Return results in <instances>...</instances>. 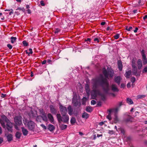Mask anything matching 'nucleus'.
I'll return each mask as SVG.
<instances>
[{"label": "nucleus", "instance_id": "57", "mask_svg": "<svg viewBox=\"0 0 147 147\" xmlns=\"http://www.w3.org/2000/svg\"><path fill=\"white\" fill-rule=\"evenodd\" d=\"M144 65H146L147 63V59L142 60Z\"/></svg>", "mask_w": 147, "mask_h": 147}, {"label": "nucleus", "instance_id": "32", "mask_svg": "<svg viewBox=\"0 0 147 147\" xmlns=\"http://www.w3.org/2000/svg\"><path fill=\"white\" fill-rule=\"evenodd\" d=\"M86 110L88 112L91 113L92 111V107L87 106V107Z\"/></svg>", "mask_w": 147, "mask_h": 147}, {"label": "nucleus", "instance_id": "59", "mask_svg": "<svg viewBox=\"0 0 147 147\" xmlns=\"http://www.w3.org/2000/svg\"><path fill=\"white\" fill-rule=\"evenodd\" d=\"M7 95L6 94H3V93H2L1 94V97L2 98H4L5 97V96H6Z\"/></svg>", "mask_w": 147, "mask_h": 147}, {"label": "nucleus", "instance_id": "1", "mask_svg": "<svg viewBox=\"0 0 147 147\" xmlns=\"http://www.w3.org/2000/svg\"><path fill=\"white\" fill-rule=\"evenodd\" d=\"M93 81V87L95 88H97L98 86L102 87L106 84H108V82L102 75H100L99 77L94 79Z\"/></svg>", "mask_w": 147, "mask_h": 147}, {"label": "nucleus", "instance_id": "51", "mask_svg": "<svg viewBox=\"0 0 147 147\" xmlns=\"http://www.w3.org/2000/svg\"><path fill=\"white\" fill-rule=\"evenodd\" d=\"M32 116L33 117H36L37 115L36 113L34 112L32 113Z\"/></svg>", "mask_w": 147, "mask_h": 147}, {"label": "nucleus", "instance_id": "23", "mask_svg": "<svg viewBox=\"0 0 147 147\" xmlns=\"http://www.w3.org/2000/svg\"><path fill=\"white\" fill-rule=\"evenodd\" d=\"M85 89L86 92L88 94H89L90 90L89 85L88 84H86L85 86Z\"/></svg>", "mask_w": 147, "mask_h": 147}, {"label": "nucleus", "instance_id": "40", "mask_svg": "<svg viewBox=\"0 0 147 147\" xmlns=\"http://www.w3.org/2000/svg\"><path fill=\"white\" fill-rule=\"evenodd\" d=\"M5 11H10L9 12V15H11L12 14H13V10L12 9H5Z\"/></svg>", "mask_w": 147, "mask_h": 147}, {"label": "nucleus", "instance_id": "7", "mask_svg": "<svg viewBox=\"0 0 147 147\" xmlns=\"http://www.w3.org/2000/svg\"><path fill=\"white\" fill-rule=\"evenodd\" d=\"M22 117L20 116H16L14 119L15 123L18 125H20L22 124Z\"/></svg>", "mask_w": 147, "mask_h": 147}, {"label": "nucleus", "instance_id": "11", "mask_svg": "<svg viewBox=\"0 0 147 147\" xmlns=\"http://www.w3.org/2000/svg\"><path fill=\"white\" fill-rule=\"evenodd\" d=\"M138 69L137 67L133 68L132 69L133 74L136 76H140V73H138Z\"/></svg>", "mask_w": 147, "mask_h": 147}, {"label": "nucleus", "instance_id": "15", "mask_svg": "<svg viewBox=\"0 0 147 147\" xmlns=\"http://www.w3.org/2000/svg\"><path fill=\"white\" fill-rule=\"evenodd\" d=\"M118 67L119 71H121L122 69L123 65L121 61H118L117 62Z\"/></svg>", "mask_w": 147, "mask_h": 147}, {"label": "nucleus", "instance_id": "53", "mask_svg": "<svg viewBox=\"0 0 147 147\" xmlns=\"http://www.w3.org/2000/svg\"><path fill=\"white\" fill-rule=\"evenodd\" d=\"M66 20L65 19H63V20L62 21V22L63 23H64V25H67V23L66 22Z\"/></svg>", "mask_w": 147, "mask_h": 147}, {"label": "nucleus", "instance_id": "62", "mask_svg": "<svg viewBox=\"0 0 147 147\" xmlns=\"http://www.w3.org/2000/svg\"><path fill=\"white\" fill-rule=\"evenodd\" d=\"M114 111H115V113L117 114L118 111V108L117 107L115 109Z\"/></svg>", "mask_w": 147, "mask_h": 147}, {"label": "nucleus", "instance_id": "50", "mask_svg": "<svg viewBox=\"0 0 147 147\" xmlns=\"http://www.w3.org/2000/svg\"><path fill=\"white\" fill-rule=\"evenodd\" d=\"M91 103L92 105H94L96 104V102L94 100H92L91 101Z\"/></svg>", "mask_w": 147, "mask_h": 147}, {"label": "nucleus", "instance_id": "16", "mask_svg": "<svg viewBox=\"0 0 147 147\" xmlns=\"http://www.w3.org/2000/svg\"><path fill=\"white\" fill-rule=\"evenodd\" d=\"M140 51L141 52V55L142 57V60H146L147 59L146 57V55L145 53V51L144 49H142V50H141L140 49Z\"/></svg>", "mask_w": 147, "mask_h": 147}, {"label": "nucleus", "instance_id": "25", "mask_svg": "<svg viewBox=\"0 0 147 147\" xmlns=\"http://www.w3.org/2000/svg\"><path fill=\"white\" fill-rule=\"evenodd\" d=\"M67 125H66L63 124H59V127L61 130H63L66 129L67 127Z\"/></svg>", "mask_w": 147, "mask_h": 147}, {"label": "nucleus", "instance_id": "33", "mask_svg": "<svg viewBox=\"0 0 147 147\" xmlns=\"http://www.w3.org/2000/svg\"><path fill=\"white\" fill-rule=\"evenodd\" d=\"M99 95L101 96V99L103 101H105L106 100V97L104 94L102 93L99 94Z\"/></svg>", "mask_w": 147, "mask_h": 147}, {"label": "nucleus", "instance_id": "18", "mask_svg": "<svg viewBox=\"0 0 147 147\" xmlns=\"http://www.w3.org/2000/svg\"><path fill=\"white\" fill-rule=\"evenodd\" d=\"M67 109L69 114L70 115H72L73 114V109L70 105L68 106Z\"/></svg>", "mask_w": 147, "mask_h": 147}, {"label": "nucleus", "instance_id": "3", "mask_svg": "<svg viewBox=\"0 0 147 147\" xmlns=\"http://www.w3.org/2000/svg\"><path fill=\"white\" fill-rule=\"evenodd\" d=\"M57 118L59 123L61 122L63 123L68 124L69 120V116L67 115H65L64 116H61L59 113H58L56 115Z\"/></svg>", "mask_w": 147, "mask_h": 147}, {"label": "nucleus", "instance_id": "43", "mask_svg": "<svg viewBox=\"0 0 147 147\" xmlns=\"http://www.w3.org/2000/svg\"><path fill=\"white\" fill-rule=\"evenodd\" d=\"M128 28V26H126L125 28V30L128 31H130L133 28L132 27H131V26L129 27V28Z\"/></svg>", "mask_w": 147, "mask_h": 147}, {"label": "nucleus", "instance_id": "5", "mask_svg": "<svg viewBox=\"0 0 147 147\" xmlns=\"http://www.w3.org/2000/svg\"><path fill=\"white\" fill-rule=\"evenodd\" d=\"M103 73L106 78H108L109 76L112 78L114 74L113 70H111L108 68H107V70L105 69L103 70Z\"/></svg>", "mask_w": 147, "mask_h": 147}, {"label": "nucleus", "instance_id": "4", "mask_svg": "<svg viewBox=\"0 0 147 147\" xmlns=\"http://www.w3.org/2000/svg\"><path fill=\"white\" fill-rule=\"evenodd\" d=\"M23 122L24 125L27 126L30 131H34L35 124L34 122L31 120H26L25 121H24Z\"/></svg>", "mask_w": 147, "mask_h": 147}, {"label": "nucleus", "instance_id": "24", "mask_svg": "<svg viewBox=\"0 0 147 147\" xmlns=\"http://www.w3.org/2000/svg\"><path fill=\"white\" fill-rule=\"evenodd\" d=\"M6 137L8 142H10L13 140L12 135L11 134H8Z\"/></svg>", "mask_w": 147, "mask_h": 147}, {"label": "nucleus", "instance_id": "63", "mask_svg": "<svg viewBox=\"0 0 147 147\" xmlns=\"http://www.w3.org/2000/svg\"><path fill=\"white\" fill-rule=\"evenodd\" d=\"M41 126H42V127L45 129H47L46 126L43 124H42L41 125Z\"/></svg>", "mask_w": 147, "mask_h": 147}, {"label": "nucleus", "instance_id": "26", "mask_svg": "<svg viewBox=\"0 0 147 147\" xmlns=\"http://www.w3.org/2000/svg\"><path fill=\"white\" fill-rule=\"evenodd\" d=\"M112 90L113 92H118L119 90L117 87L114 84H112L111 86Z\"/></svg>", "mask_w": 147, "mask_h": 147}, {"label": "nucleus", "instance_id": "35", "mask_svg": "<svg viewBox=\"0 0 147 147\" xmlns=\"http://www.w3.org/2000/svg\"><path fill=\"white\" fill-rule=\"evenodd\" d=\"M41 115L37 116L36 118V121L37 122H41Z\"/></svg>", "mask_w": 147, "mask_h": 147}, {"label": "nucleus", "instance_id": "46", "mask_svg": "<svg viewBox=\"0 0 147 147\" xmlns=\"http://www.w3.org/2000/svg\"><path fill=\"white\" fill-rule=\"evenodd\" d=\"M60 31V30L59 28L56 29L54 31V33L56 34H58V32Z\"/></svg>", "mask_w": 147, "mask_h": 147}, {"label": "nucleus", "instance_id": "28", "mask_svg": "<svg viewBox=\"0 0 147 147\" xmlns=\"http://www.w3.org/2000/svg\"><path fill=\"white\" fill-rule=\"evenodd\" d=\"M22 134L19 131H17L15 134V137L17 139H20L21 136Z\"/></svg>", "mask_w": 147, "mask_h": 147}, {"label": "nucleus", "instance_id": "14", "mask_svg": "<svg viewBox=\"0 0 147 147\" xmlns=\"http://www.w3.org/2000/svg\"><path fill=\"white\" fill-rule=\"evenodd\" d=\"M138 68L139 69H142V62L140 59H139L137 62Z\"/></svg>", "mask_w": 147, "mask_h": 147}, {"label": "nucleus", "instance_id": "19", "mask_svg": "<svg viewBox=\"0 0 147 147\" xmlns=\"http://www.w3.org/2000/svg\"><path fill=\"white\" fill-rule=\"evenodd\" d=\"M23 135L24 136H27L28 133V131L24 127H21Z\"/></svg>", "mask_w": 147, "mask_h": 147}, {"label": "nucleus", "instance_id": "45", "mask_svg": "<svg viewBox=\"0 0 147 147\" xmlns=\"http://www.w3.org/2000/svg\"><path fill=\"white\" fill-rule=\"evenodd\" d=\"M131 82L132 83H134L136 81V79L135 77H132L131 78Z\"/></svg>", "mask_w": 147, "mask_h": 147}, {"label": "nucleus", "instance_id": "55", "mask_svg": "<svg viewBox=\"0 0 147 147\" xmlns=\"http://www.w3.org/2000/svg\"><path fill=\"white\" fill-rule=\"evenodd\" d=\"M47 63H48L50 64H52V61L51 59H47Z\"/></svg>", "mask_w": 147, "mask_h": 147}, {"label": "nucleus", "instance_id": "13", "mask_svg": "<svg viewBox=\"0 0 147 147\" xmlns=\"http://www.w3.org/2000/svg\"><path fill=\"white\" fill-rule=\"evenodd\" d=\"M114 80L115 82L118 85H119L120 84L121 80V78L120 76H118L115 77Z\"/></svg>", "mask_w": 147, "mask_h": 147}, {"label": "nucleus", "instance_id": "38", "mask_svg": "<svg viewBox=\"0 0 147 147\" xmlns=\"http://www.w3.org/2000/svg\"><path fill=\"white\" fill-rule=\"evenodd\" d=\"M87 100L86 97H84V98L82 99V104L83 105H84L86 104V101Z\"/></svg>", "mask_w": 147, "mask_h": 147}, {"label": "nucleus", "instance_id": "61", "mask_svg": "<svg viewBox=\"0 0 147 147\" xmlns=\"http://www.w3.org/2000/svg\"><path fill=\"white\" fill-rule=\"evenodd\" d=\"M40 3L41 5L44 6L45 5V4L44 3V1H41L40 2Z\"/></svg>", "mask_w": 147, "mask_h": 147}, {"label": "nucleus", "instance_id": "2", "mask_svg": "<svg viewBox=\"0 0 147 147\" xmlns=\"http://www.w3.org/2000/svg\"><path fill=\"white\" fill-rule=\"evenodd\" d=\"M2 119L6 123L5 124L4 122L1 123L2 126L4 128H6L7 131L11 133L13 132V123L5 115H3L1 116Z\"/></svg>", "mask_w": 147, "mask_h": 147}, {"label": "nucleus", "instance_id": "17", "mask_svg": "<svg viewBox=\"0 0 147 147\" xmlns=\"http://www.w3.org/2000/svg\"><path fill=\"white\" fill-rule=\"evenodd\" d=\"M48 129L51 132L53 131L55 128V127L51 124H49L48 126Z\"/></svg>", "mask_w": 147, "mask_h": 147}, {"label": "nucleus", "instance_id": "64", "mask_svg": "<svg viewBox=\"0 0 147 147\" xmlns=\"http://www.w3.org/2000/svg\"><path fill=\"white\" fill-rule=\"evenodd\" d=\"M125 84L123 83H122L121 84V88H124L125 87Z\"/></svg>", "mask_w": 147, "mask_h": 147}, {"label": "nucleus", "instance_id": "29", "mask_svg": "<svg viewBox=\"0 0 147 147\" xmlns=\"http://www.w3.org/2000/svg\"><path fill=\"white\" fill-rule=\"evenodd\" d=\"M127 102L128 103L129 105L133 104L134 103L133 102L132 100L129 98H127L126 100Z\"/></svg>", "mask_w": 147, "mask_h": 147}, {"label": "nucleus", "instance_id": "37", "mask_svg": "<svg viewBox=\"0 0 147 147\" xmlns=\"http://www.w3.org/2000/svg\"><path fill=\"white\" fill-rule=\"evenodd\" d=\"M124 121L126 123H128L129 122H131L132 121V119L130 117H129L125 119Z\"/></svg>", "mask_w": 147, "mask_h": 147}, {"label": "nucleus", "instance_id": "48", "mask_svg": "<svg viewBox=\"0 0 147 147\" xmlns=\"http://www.w3.org/2000/svg\"><path fill=\"white\" fill-rule=\"evenodd\" d=\"M94 40L96 42L98 43L99 42V40L98 37L94 38Z\"/></svg>", "mask_w": 147, "mask_h": 147}, {"label": "nucleus", "instance_id": "12", "mask_svg": "<svg viewBox=\"0 0 147 147\" xmlns=\"http://www.w3.org/2000/svg\"><path fill=\"white\" fill-rule=\"evenodd\" d=\"M47 117L51 123L54 124L55 122L54 118L52 114L51 113H48L47 115Z\"/></svg>", "mask_w": 147, "mask_h": 147}, {"label": "nucleus", "instance_id": "20", "mask_svg": "<svg viewBox=\"0 0 147 147\" xmlns=\"http://www.w3.org/2000/svg\"><path fill=\"white\" fill-rule=\"evenodd\" d=\"M132 73L131 70H129L128 71H126V72L124 74L125 76L127 78H129V76Z\"/></svg>", "mask_w": 147, "mask_h": 147}, {"label": "nucleus", "instance_id": "47", "mask_svg": "<svg viewBox=\"0 0 147 147\" xmlns=\"http://www.w3.org/2000/svg\"><path fill=\"white\" fill-rule=\"evenodd\" d=\"M119 34H117L114 36V38L115 39H117L119 38Z\"/></svg>", "mask_w": 147, "mask_h": 147}, {"label": "nucleus", "instance_id": "60", "mask_svg": "<svg viewBox=\"0 0 147 147\" xmlns=\"http://www.w3.org/2000/svg\"><path fill=\"white\" fill-rule=\"evenodd\" d=\"M3 138L1 137H0V144H1L3 142Z\"/></svg>", "mask_w": 147, "mask_h": 147}, {"label": "nucleus", "instance_id": "8", "mask_svg": "<svg viewBox=\"0 0 147 147\" xmlns=\"http://www.w3.org/2000/svg\"><path fill=\"white\" fill-rule=\"evenodd\" d=\"M59 109L62 116H64L65 115H67V109L65 107L61 105L59 106Z\"/></svg>", "mask_w": 147, "mask_h": 147}, {"label": "nucleus", "instance_id": "30", "mask_svg": "<svg viewBox=\"0 0 147 147\" xmlns=\"http://www.w3.org/2000/svg\"><path fill=\"white\" fill-rule=\"evenodd\" d=\"M114 119V122L115 123H116L119 121L117 114V113H115Z\"/></svg>", "mask_w": 147, "mask_h": 147}, {"label": "nucleus", "instance_id": "54", "mask_svg": "<svg viewBox=\"0 0 147 147\" xmlns=\"http://www.w3.org/2000/svg\"><path fill=\"white\" fill-rule=\"evenodd\" d=\"M107 118L109 119V120H111V115L109 114V115L107 116Z\"/></svg>", "mask_w": 147, "mask_h": 147}, {"label": "nucleus", "instance_id": "27", "mask_svg": "<svg viewBox=\"0 0 147 147\" xmlns=\"http://www.w3.org/2000/svg\"><path fill=\"white\" fill-rule=\"evenodd\" d=\"M89 116V115L88 114L85 112H84L82 114V117L83 118L87 119L88 118Z\"/></svg>", "mask_w": 147, "mask_h": 147}, {"label": "nucleus", "instance_id": "52", "mask_svg": "<svg viewBox=\"0 0 147 147\" xmlns=\"http://www.w3.org/2000/svg\"><path fill=\"white\" fill-rule=\"evenodd\" d=\"M7 47L9 49H11L12 48V46L10 44H8L7 45Z\"/></svg>", "mask_w": 147, "mask_h": 147}, {"label": "nucleus", "instance_id": "10", "mask_svg": "<svg viewBox=\"0 0 147 147\" xmlns=\"http://www.w3.org/2000/svg\"><path fill=\"white\" fill-rule=\"evenodd\" d=\"M49 107L51 112L53 114L55 115L57 113V110L55 107L53 105H50Z\"/></svg>", "mask_w": 147, "mask_h": 147}, {"label": "nucleus", "instance_id": "22", "mask_svg": "<svg viewBox=\"0 0 147 147\" xmlns=\"http://www.w3.org/2000/svg\"><path fill=\"white\" fill-rule=\"evenodd\" d=\"M97 91L96 90H92L91 93V96L94 97H96L97 95Z\"/></svg>", "mask_w": 147, "mask_h": 147}, {"label": "nucleus", "instance_id": "31", "mask_svg": "<svg viewBox=\"0 0 147 147\" xmlns=\"http://www.w3.org/2000/svg\"><path fill=\"white\" fill-rule=\"evenodd\" d=\"M11 42L12 43H13L14 42L16 41L17 38L15 37L12 36L11 37Z\"/></svg>", "mask_w": 147, "mask_h": 147}, {"label": "nucleus", "instance_id": "49", "mask_svg": "<svg viewBox=\"0 0 147 147\" xmlns=\"http://www.w3.org/2000/svg\"><path fill=\"white\" fill-rule=\"evenodd\" d=\"M142 72L143 73L147 72V66L145 67L143 70Z\"/></svg>", "mask_w": 147, "mask_h": 147}, {"label": "nucleus", "instance_id": "39", "mask_svg": "<svg viewBox=\"0 0 147 147\" xmlns=\"http://www.w3.org/2000/svg\"><path fill=\"white\" fill-rule=\"evenodd\" d=\"M146 96L145 95H138L137 96V98L138 99H141L142 98H144Z\"/></svg>", "mask_w": 147, "mask_h": 147}, {"label": "nucleus", "instance_id": "41", "mask_svg": "<svg viewBox=\"0 0 147 147\" xmlns=\"http://www.w3.org/2000/svg\"><path fill=\"white\" fill-rule=\"evenodd\" d=\"M23 44L24 46L26 47L28 46V42L26 40H24L23 42Z\"/></svg>", "mask_w": 147, "mask_h": 147}, {"label": "nucleus", "instance_id": "9", "mask_svg": "<svg viewBox=\"0 0 147 147\" xmlns=\"http://www.w3.org/2000/svg\"><path fill=\"white\" fill-rule=\"evenodd\" d=\"M102 87L104 92L106 94H108L109 92V82L108 83V84H106Z\"/></svg>", "mask_w": 147, "mask_h": 147}, {"label": "nucleus", "instance_id": "56", "mask_svg": "<svg viewBox=\"0 0 147 147\" xmlns=\"http://www.w3.org/2000/svg\"><path fill=\"white\" fill-rule=\"evenodd\" d=\"M97 106L100 107L101 105V103L100 101L98 102L96 105Z\"/></svg>", "mask_w": 147, "mask_h": 147}, {"label": "nucleus", "instance_id": "34", "mask_svg": "<svg viewBox=\"0 0 147 147\" xmlns=\"http://www.w3.org/2000/svg\"><path fill=\"white\" fill-rule=\"evenodd\" d=\"M76 122L75 117H72L71 119L70 122L72 124L75 123Z\"/></svg>", "mask_w": 147, "mask_h": 147}, {"label": "nucleus", "instance_id": "44", "mask_svg": "<svg viewBox=\"0 0 147 147\" xmlns=\"http://www.w3.org/2000/svg\"><path fill=\"white\" fill-rule=\"evenodd\" d=\"M123 105V104H122V102H120L118 104H117V107L118 108H119L120 107Z\"/></svg>", "mask_w": 147, "mask_h": 147}, {"label": "nucleus", "instance_id": "6", "mask_svg": "<svg viewBox=\"0 0 147 147\" xmlns=\"http://www.w3.org/2000/svg\"><path fill=\"white\" fill-rule=\"evenodd\" d=\"M72 104L73 106L75 107L79 108L81 106L80 101L76 97H73L72 100Z\"/></svg>", "mask_w": 147, "mask_h": 147}, {"label": "nucleus", "instance_id": "36", "mask_svg": "<svg viewBox=\"0 0 147 147\" xmlns=\"http://www.w3.org/2000/svg\"><path fill=\"white\" fill-rule=\"evenodd\" d=\"M131 66L132 68L137 67L136 66L135 61L134 59H133L132 60L131 63Z\"/></svg>", "mask_w": 147, "mask_h": 147}, {"label": "nucleus", "instance_id": "42", "mask_svg": "<svg viewBox=\"0 0 147 147\" xmlns=\"http://www.w3.org/2000/svg\"><path fill=\"white\" fill-rule=\"evenodd\" d=\"M18 10L22 11L23 12H24L25 11V9L23 7H22V8H20V7H18V8L17 9H16V10Z\"/></svg>", "mask_w": 147, "mask_h": 147}, {"label": "nucleus", "instance_id": "21", "mask_svg": "<svg viewBox=\"0 0 147 147\" xmlns=\"http://www.w3.org/2000/svg\"><path fill=\"white\" fill-rule=\"evenodd\" d=\"M42 113L43 114H42V115H41V117L43 121L45 122H47L48 120L47 117L46 115L45 112Z\"/></svg>", "mask_w": 147, "mask_h": 147}, {"label": "nucleus", "instance_id": "58", "mask_svg": "<svg viewBox=\"0 0 147 147\" xmlns=\"http://www.w3.org/2000/svg\"><path fill=\"white\" fill-rule=\"evenodd\" d=\"M142 17H143V18H147V15L143 14L142 17H139V18H141Z\"/></svg>", "mask_w": 147, "mask_h": 147}]
</instances>
